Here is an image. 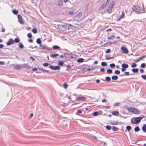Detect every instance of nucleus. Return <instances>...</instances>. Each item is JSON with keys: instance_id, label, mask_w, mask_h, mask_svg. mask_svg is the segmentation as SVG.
Wrapping results in <instances>:
<instances>
[{"instance_id": "nucleus-43", "label": "nucleus", "mask_w": 146, "mask_h": 146, "mask_svg": "<svg viewBox=\"0 0 146 146\" xmlns=\"http://www.w3.org/2000/svg\"><path fill=\"white\" fill-rule=\"evenodd\" d=\"M111 51V50L110 49H107L106 51V53H109Z\"/></svg>"}, {"instance_id": "nucleus-36", "label": "nucleus", "mask_w": 146, "mask_h": 146, "mask_svg": "<svg viewBox=\"0 0 146 146\" xmlns=\"http://www.w3.org/2000/svg\"><path fill=\"white\" fill-rule=\"evenodd\" d=\"M13 13L15 15H17L18 13V12L17 10H13Z\"/></svg>"}, {"instance_id": "nucleus-19", "label": "nucleus", "mask_w": 146, "mask_h": 146, "mask_svg": "<svg viewBox=\"0 0 146 146\" xmlns=\"http://www.w3.org/2000/svg\"><path fill=\"white\" fill-rule=\"evenodd\" d=\"M146 57V55H144L143 56H142L139 58V59L138 60H136L135 62H139V60H141L143 58H144Z\"/></svg>"}, {"instance_id": "nucleus-4", "label": "nucleus", "mask_w": 146, "mask_h": 146, "mask_svg": "<svg viewBox=\"0 0 146 146\" xmlns=\"http://www.w3.org/2000/svg\"><path fill=\"white\" fill-rule=\"evenodd\" d=\"M142 119V118L141 117H134L131 119V122L134 124H137L140 122Z\"/></svg>"}, {"instance_id": "nucleus-58", "label": "nucleus", "mask_w": 146, "mask_h": 146, "mask_svg": "<svg viewBox=\"0 0 146 146\" xmlns=\"http://www.w3.org/2000/svg\"><path fill=\"white\" fill-rule=\"evenodd\" d=\"M1 31L2 32H4L5 31V29L4 28H2L1 30Z\"/></svg>"}, {"instance_id": "nucleus-42", "label": "nucleus", "mask_w": 146, "mask_h": 146, "mask_svg": "<svg viewBox=\"0 0 146 146\" xmlns=\"http://www.w3.org/2000/svg\"><path fill=\"white\" fill-rule=\"evenodd\" d=\"M27 36L29 38H31L32 37V35L31 33H28Z\"/></svg>"}, {"instance_id": "nucleus-29", "label": "nucleus", "mask_w": 146, "mask_h": 146, "mask_svg": "<svg viewBox=\"0 0 146 146\" xmlns=\"http://www.w3.org/2000/svg\"><path fill=\"white\" fill-rule=\"evenodd\" d=\"M63 63H64V62L63 61H60L58 62V65L59 66H63Z\"/></svg>"}, {"instance_id": "nucleus-32", "label": "nucleus", "mask_w": 146, "mask_h": 146, "mask_svg": "<svg viewBox=\"0 0 146 146\" xmlns=\"http://www.w3.org/2000/svg\"><path fill=\"white\" fill-rule=\"evenodd\" d=\"M19 47L20 48H23L24 46H23V45L22 43H20L19 44Z\"/></svg>"}, {"instance_id": "nucleus-37", "label": "nucleus", "mask_w": 146, "mask_h": 146, "mask_svg": "<svg viewBox=\"0 0 146 146\" xmlns=\"http://www.w3.org/2000/svg\"><path fill=\"white\" fill-rule=\"evenodd\" d=\"M101 65L102 66H105L107 65V63L106 62H102L101 63Z\"/></svg>"}, {"instance_id": "nucleus-51", "label": "nucleus", "mask_w": 146, "mask_h": 146, "mask_svg": "<svg viewBox=\"0 0 146 146\" xmlns=\"http://www.w3.org/2000/svg\"><path fill=\"white\" fill-rule=\"evenodd\" d=\"M126 69L125 68H121V71L123 72H124L126 70Z\"/></svg>"}, {"instance_id": "nucleus-34", "label": "nucleus", "mask_w": 146, "mask_h": 146, "mask_svg": "<svg viewBox=\"0 0 146 146\" xmlns=\"http://www.w3.org/2000/svg\"><path fill=\"white\" fill-rule=\"evenodd\" d=\"M106 128L108 130H110L111 129V126H109V125H107L106 126Z\"/></svg>"}, {"instance_id": "nucleus-14", "label": "nucleus", "mask_w": 146, "mask_h": 146, "mask_svg": "<svg viewBox=\"0 0 146 146\" xmlns=\"http://www.w3.org/2000/svg\"><path fill=\"white\" fill-rule=\"evenodd\" d=\"M65 26L64 25L61 26L60 27V29L63 31H65L66 30V28H65Z\"/></svg>"}, {"instance_id": "nucleus-16", "label": "nucleus", "mask_w": 146, "mask_h": 146, "mask_svg": "<svg viewBox=\"0 0 146 146\" xmlns=\"http://www.w3.org/2000/svg\"><path fill=\"white\" fill-rule=\"evenodd\" d=\"M142 129L144 132L146 133V124L143 125Z\"/></svg>"}, {"instance_id": "nucleus-7", "label": "nucleus", "mask_w": 146, "mask_h": 146, "mask_svg": "<svg viewBox=\"0 0 146 146\" xmlns=\"http://www.w3.org/2000/svg\"><path fill=\"white\" fill-rule=\"evenodd\" d=\"M14 43V41L13 39L12 38H10L9 39V41L7 42V45H10L11 44Z\"/></svg>"}, {"instance_id": "nucleus-44", "label": "nucleus", "mask_w": 146, "mask_h": 146, "mask_svg": "<svg viewBox=\"0 0 146 146\" xmlns=\"http://www.w3.org/2000/svg\"><path fill=\"white\" fill-rule=\"evenodd\" d=\"M145 80L146 79V75L145 74L142 75L141 76Z\"/></svg>"}, {"instance_id": "nucleus-5", "label": "nucleus", "mask_w": 146, "mask_h": 146, "mask_svg": "<svg viewBox=\"0 0 146 146\" xmlns=\"http://www.w3.org/2000/svg\"><path fill=\"white\" fill-rule=\"evenodd\" d=\"M121 49L123 53L127 54L129 52L128 49L124 46H122L121 48Z\"/></svg>"}, {"instance_id": "nucleus-10", "label": "nucleus", "mask_w": 146, "mask_h": 146, "mask_svg": "<svg viewBox=\"0 0 146 146\" xmlns=\"http://www.w3.org/2000/svg\"><path fill=\"white\" fill-rule=\"evenodd\" d=\"M40 46L42 49H45L47 50H49L48 48L42 44H40Z\"/></svg>"}, {"instance_id": "nucleus-30", "label": "nucleus", "mask_w": 146, "mask_h": 146, "mask_svg": "<svg viewBox=\"0 0 146 146\" xmlns=\"http://www.w3.org/2000/svg\"><path fill=\"white\" fill-rule=\"evenodd\" d=\"M58 5L59 6H62L63 5V2L62 1H60L58 2Z\"/></svg>"}, {"instance_id": "nucleus-21", "label": "nucleus", "mask_w": 146, "mask_h": 146, "mask_svg": "<svg viewBox=\"0 0 146 146\" xmlns=\"http://www.w3.org/2000/svg\"><path fill=\"white\" fill-rule=\"evenodd\" d=\"M112 80H116L118 78V76H113L111 77Z\"/></svg>"}, {"instance_id": "nucleus-64", "label": "nucleus", "mask_w": 146, "mask_h": 146, "mask_svg": "<svg viewBox=\"0 0 146 146\" xmlns=\"http://www.w3.org/2000/svg\"><path fill=\"white\" fill-rule=\"evenodd\" d=\"M3 46V45L2 44H0V48H2Z\"/></svg>"}, {"instance_id": "nucleus-54", "label": "nucleus", "mask_w": 146, "mask_h": 146, "mask_svg": "<svg viewBox=\"0 0 146 146\" xmlns=\"http://www.w3.org/2000/svg\"><path fill=\"white\" fill-rule=\"evenodd\" d=\"M100 70L102 72H104L105 71V69L103 68H101Z\"/></svg>"}, {"instance_id": "nucleus-53", "label": "nucleus", "mask_w": 146, "mask_h": 146, "mask_svg": "<svg viewBox=\"0 0 146 146\" xmlns=\"http://www.w3.org/2000/svg\"><path fill=\"white\" fill-rule=\"evenodd\" d=\"M140 72H141L142 73H143L144 72V70L143 69H140Z\"/></svg>"}, {"instance_id": "nucleus-41", "label": "nucleus", "mask_w": 146, "mask_h": 146, "mask_svg": "<svg viewBox=\"0 0 146 146\" xmlns=\"http://www.w3.org/2000/svg\"><path fill=\"white\" fill-rule=\"evenodd\" d=\"M145 63H143L141 64V67L142 68H145Z\"/></svg>"}, {"instance_id": "nucleus-48", "label": "nucleus", "mask_w": 146, "mask_h": 146, "mask_svg": "<svg viewBox=\"0 0 146 146\" xmlns=\"http://www.w3.org/2000/svg\"><path fill=\"white\" fill-rule=\"evenodd\" d=\"M77 113H78L80 114L82 113V111L81 110H79L77 111Z\"/></svg>"}, {"instance_id": "nucleus-63", "label": "nucleus", "mask_w": 146, "mask_h": 146, "mask_svg": "<svg viewBox=\"0 0 146 146\" xmlns=\"http://www.w3.org/2000/svg\"><path fill=\"white\" fill-rule=\"evenodd\" d=\"M98 62L97 61V60L95 61L94 62V64H97L98 63Z\"/></svg>"}, {"instance_id": "nucleus-49", "label": "nucleus", "mask_w": 146, "mask_h": 146, "mask_svg": "<svg viewBox=\"0 0 146 146\" xmlns=\"http://www.w3.org/2000/svg\"><path fill=\"white\" fill-rule=\"evenodd\" d=\"M82 15V13H81V12H79L78 14H77V15L80 17Z\"/></svg>"}, {"instance_id": "nucleus-11", "label": "nucleus", "mask_w": 146, "mask_h": 146, "mask_svg": "<svg viewBox=\"0 0 146 146\" xmlns=\"http://www.w3.org/2000/svg\"><path fill=\"white\" fill-rule=\"evenodd\" d=\"M125 17V14L124 13L123 11L121 15L117 19L118 20H120L122 18H124Z\"/></svg>"}, {"instance_id": "nucleus-25", "label": "nucleus", "mask_w": 146, "mask_h": 146, "mask_svg": "<svg viewBox=\"0 0 146 146\" xmlns=\"http://www.w3.org/2000/svg\"><path fill=\"white\" fill-rule=\"evenodd\" d=\"M140 130V129L139 127H137L134 128V131L135 132L138 131Z\"/></svg>"}, {"instance_id": "nucleus-50", "label": "nucleus", "mask_w": 146, "mask_h": 146, "mask_svg": "<svg viewBox=\"0 0 146 146\" xmlns=\"http://www.w3.org/2000/svg\"><path fill=\"white\" fill-rule=\"evenodd\" d=\"M37 70V69L36 68H34L32 69V70L33 71H35Z\"/></svg>"}, {"instance_id": "nucleus-31", "label": "nucleus", "mask_w": 146, "mask_h": 146, "mask_svg": "<svg viewBox=\"0 0 146 146\" xmlns=\"http://www.w3.org/2000/svg\"><path fill=\"white\" fill-rule=\"evenodd\" d=\"M106 80L107 81H110L111 80V78L107 76L106 78Z\"/></svg>"}, {"instance_id": "nucleus-45", "label": "nucleus", "mask_w": 146, "mask_h": 146, "mask_svg": "<svg viewBox=\"0 0 146 146\" xmlns=\"http://www.w3.org/2000/svg\"><path fill=\"white\" fill-rule=\"evenodd\" d=\"M43 65L44 66L47 67L48 66L49 64L47 63H45L43 64Z\"/></svg>"}, {"instance_id": "nucleus-40", "label": "nucleus", "mask_w": 146, "mask_h": 146, "mask_svg": "<svg viewBox=\"0 0 146 146\" xmlns=\"http://www.w3.org/2000/svg\"><path fill=\"white\" fill-rule=\"evenodd\" d=\"M137 66L136 64L135 63H133L131 65V66L132 67L134 68L136 67Z\"/></svg>"}, {"instance_id": "nucleus-15", "label": "nucleus", "mask_w": 146, "mask_h": 146, "mask_svg": "<svg viewBox=\"0 0 146 146\" xmlns=\"http://www.w3.org/2000/svg\"><path fill=\"white\" fill-rule=\"evenodd\" d=\"M58 55V54L57 53H54L50 54V56L52 58H53L55 56H56Z\"/></svg>"}, {"instance_id": "nucleus-47", "label": "nucleus", "mask_w": 146, "mask_h": 146, "mask_svg": "<svg viewBox=\"0 0 146 146\" xmlns=\"http://www.w3.org/2000/svg\"><path fill=\"white\" fill-rule=\"evenodd\" d=\"M129 72H126L124 73V74L126 76H128L129 75Z\"/></svg>"}, {"instance_id": "nucleus-59", "label": "nucleus", "mask_w": 146, "mask_h": 146, "mask_svg": "<svg viewBox=\"0 0 146 146\" xmlns=\"http://www.w3.org/2000/svg\"><path fill=\"white\" fill-rule=\"evenodd\" d=\"M102 101L103 102H106V100L105 99H103L102 100Z\"/></svg>"}, {"instance_id": "nucleus-2", "label": "nucleus", "mask_w": 146, "mask_h": 146, "mask_svg": "<svg viewBox=\"0 0 146 146\" xmlns=\"http://www.w3.org/2000/svg\"><path fill=\"white\" fill-rule=\"evenodd\" d=\"M133 10L138 13H141L143 12L144 10L143 7L140 5L134 6L133 8Z\"/></svg>"}, {"instance_id": "nucleus-13", "label": "nucleus", "mask_w": 146, "mask_h": 146, "mask_svg": "<svg viewBox=\"0 0 146 146\" xmlns=\"http://www.w3.org/2000/svg\"><path fill=\"white\" fill-rule=\"evenodd\" d=\"M111 113L113 115H116L119 114V113L117 111H113L111 112Z\"/></svg>"}, {"instance_id": "nucleus-6", "label": "nucleus", "mask_w": 146, "mask_h": 146, "mask_svg": "<svg viewBox=\"0 0 146 146\" xmlns=\"http://www.w3.org/2000/svg\"><path fill=\"white\" fill-rule=\"evenodd\" d=\"M17 17L19 22L21 24H23L24 22L22 20L21 16L20 15H19L17 16Z\"/></svg>"}, {"instance_id": "nucleus-3", "label": "nucleus", "mask_w": 146, "mask_h": 146, "mask_svg": "<svg viewBox=\"0 0 146 146\" xmlns=\"http://www.w3.org/2000/svg\"><path fill=\"white\" fill-rule=\"evenodd\" d=\"M127 110L130 112H132L133 113L138 114L139 113V111L138 109L132 107L126 108Z\"/></svg>"}, {"instance_id": "nucleus-55", "label": "nucleus", "mask_w": 146, "mask_h": 146, "mask_svg": "<svg viewBox=\"0 0 146 146\" xmlns=\"http://www.w3.org/2000/svg\"><path fill=\"white\" fill-rule=\"evenodd\" d=\"M108 43L110 44H111V42H109L108 43H105L104 44L102 45V46H104V45H106V44H107Z\"/></svg>"}, {"instance_id": "nucleus-17", "label": "nucleus", "mask_w": 146, "mask_h": 146, "mask_svg": "<svg viewBox=\"0 0 146 146\" xmlns=\"http://www.w3.org/2000/svg\"><path fill=\"white\" fill-rule=\"evenodd\" d=\"M53 48L54 49H60V47L58 46L57 45H54V46L53 47Z\"/></svg>"}, {"instance_id": "nucleus-56", "label": "nucleus", "mask_w": 146, "mask_h": 146, "mask_svg": "<svg viewBox=\"0 0 146 146\" xmlns=\"http://www.w3.org/2000/svg\"><path fill=\"white\" fill-rule=\"evenodd\" d=\"M119 105V103H116L115 104V106H118Z\"/></svg>"}, {"instance_id": "nucleus-39", "label": "nucleus", "mask_w": 146, "mask_h": 146, "mask_svg": "<svg viewBox=\"0 0 146 146\" xmlns=\"http://www.w3.org/2000/svg\"><path fill=\"white\" fill-rule=\"evenodd\" d=\"M63 86L65 88H66L67 87V85L66 82H64L63 84Z\"/></svg>"}, {"instance_id": "nucleus-52", "label": "nucleus", "mask_w": 146, "mask_h": 146, "mask_svg": "<svg viewBox=\"0 0 146 146\" xmlns=\"http://www.w3.org/2000/svg\"><path fill=\"white\" fill-rule=\"evenodd\" d=\"M69 13L70 15H73L74 13V11H69Z\"/></svg>"}, {"instance_id": "nucleus-61", "label": "nucleus", "mask_w": 146, "mask_h": 146, "mask_svg": "<svg viewBox=\"0 0 146 146\" xmlns=\"http://www.w3.org/2000/svg\"><path fill=\"white\" fill-rule=\"evenodd\" d=\"M100 82V80H99L98 79L96 80V82L97 83H99Z\"/></svg>"}, {"instance_id": "nucleus-1", "label": "nucleus", "mask_w": 146, "mask_h": 146, "mask_svg": "<svg viewBox=\"0 0 146 146\" xmlns=\"http://www.w3.org/2000/svg\"><path fill=\"white\" fill-rule=\"evenodd\" d=\"M113 6V4L112 3H110L109 0H107L100 7L99 9L100 10H102L107 6L106 11L108 13H111L112 12Z\"/></svg>"}, {"instance_id": "nucleus-26", "label": "nucleus", "mask_w": 146, "mask_h": 146, "mask_svg": "<svg viewBox=\"0 0 146 146\" xmlns=\"http://www.w3.org/2000/svg\"><path fill=\"white\" fill-rule=\"evenodd\" d=\"M36 42L38 44H40L41 43L40 39L39 38H38L36 40Z\"/></svg>"}, {"instance_id": "nucleus-60", "label": "nucleus", "mask_w": 146, "mask_h": 146, "mask_svg": "<svg viewBox=\"0 0 146 146\" xmlns=\"http://www.w3.org/2000/svg\"><path fill=\"white\" fill-rule=\"evenodd\" d=\"M29 42H33V40H32V39H30L29 40Z\"/></svg>"}, {"instance_id": "nucleus-23", "label": "nucleus", "mask_w": 146, "mask_h": 146, "mask_svg": "<svg viewBox=\"0 0 146 146\" xmlns=\"http://www.w3.org/2000/svg\"><path fill=\"white\" fill-rule=\"evenodd\" d=\"M131 126L128 125L126 126V129L128 131H129L131 129Z\"/></svg>"}, {"instance_id": "nucleus-22", "label": "nucleus", "mask_w": 146, "mask_h": 146, "mask_svg": "<svg viewBox=\"0 0 146 146\" xmlns=\"http://www.w3.org/2000/svg\"><path fill=\"white\" fill-rule=\"evenodd\" d=\"M138 70L137 68H134L132 69V71L134 73H137L138 72Z\"/></svg>"}, {"instance_id": "nucleus-33", "label": "nucleus", "mask_w": 146, "mask_h": 146, "mask_svg": "<svg viewBox=\"0 0 146 146\" xmlns=\"http://www.w3.org/2000/svg\"><path fill=\"white\" fill-rule=\"evenodd\" d=\"M98 115V113L97 111H95L93 113V115L96 116Z\"/></svg>"}, {"instance_id": "nucleus-28", "label": "nucleus", "mask_w": 146, "mask_h": 146, "mask_svg": "<svg viewBox=\"0 0 146 146\" xmlns=\"http://www.w3.org/2000/svg\"><path fill=\"white\" fill-rule=\"evenodd\" d=\"M107 72L108 74H110L112 73V71L111 69H109L107 70Z\"/></svg>"}, {"instance_id": "nucleus-62", "label": "nucleus", "mask_w": 146, "mask_h": 146, "mask_svg": "<svg viewBox=\"0 0 146 146\" xmlns=\"http://www.w3.org/2000/svg\"><path fill=\"white\" fill-rule=\"evenodd\" d=\"M107 38L108 39H111V36H108L107 37Z\"/></svg>"}, {"instance_id": "nucleus-24", "label": "nucleus", "mask_w": 146, "mask_h": 146, "mask_svg": "<svg viewBox=\"0 0 146 146\" xmlns=\"http://www.w3.org/2000/svg\"><path fill=\"white\" fill-rule=\"evenodd\" d=\"M112 129H113V131H117L118 130V129L117 127H115L114 126H113L112 128Z\"/></svg>"}, {"instance_id": "nucleus-12", "label": "nucleus", "mask_w": 146, "mask_h": 146, "mask_svg": "<svg viewBox=\"0 0 146 146\" xmlns=\"http://www.w3.org/2000/svg\"><path fill=\"white\" fill-rule=\"evenodd\" d=\"M121 66L122 68L126 69L128 67V65L127 64L123 63L121 65Z\"/></svg>"}, {"instance_id": "nucleus-9", "label": "nucleus", "mask_w": 146, "mask_h": 146, "mask_svg": "<svg viewBox=\"0 0 146 146\" xmlns=\"http://www.w3.org/2000/svg\"><path fill=\"white\" fill-rule=\"evenodd\" d=\"M85 99V98L83 96L77 97L76 98V100L77 101H83Z\"/></svg>"}, {"instance_id": "nucleus-8", "label": "nucleus", "mask_w": 146, "mask_h": 146, "mask_svg": "<svg viewBox=\"0 0 146 146\" xmlns=\"http://www.w3.org/2000/svg\"><path fill=\"white\" fill-rule=\"evenodd\" d=\"M50 68H51L52 70H57L60 69V67L58 66H50Z\"/></svg>"}, {"instance_id": "nucleus-27", "label": "nucleus", "mask_w": 146, "mask_h": 146, "mask_svg": "<svg viewBox=\"0 0 146 146\" xmlns=\"http://www.w3.org/2000/svg\"><path fill=\"white\" fill-rule=\"evenodd\" d=\"M14 42L18 43L20 41V40L18 38H15L14 39Z\"/></svg>"}, {"instance_id": "nucleus-35", "label": "nucleus", "mask_w": 146, "mask_h": 146, "mask_svg": "<svg viewBox=\"0 0 146 146\" xmlns=\"http://www.w3.org/2000/svg\"><path fill=\"white\" fill-rule=\"evenodd\" d=\"M114 73L115 74H119L120 73V71L119 70H116L115 71Z\"/></svg>"}, {"instance_id": "nucleus-20", "label": "nucleus", "mask_w": 146, "mask_h": 146, "mask_svg": "<svg viewBox=\"0 0 146 146\" xmlns=\"http://www.w3.org/2000/svg\"><path fill=\"white\" fill-rule=\"evenodd\" d=\"M21 67V66L19 65H17L15 66V68L17 69H19Z\"/></svg>"}, {"instance_id": "nucleus-57", "label": "nucleus", "mask_w": 146, "mask_h": 146, "mask_svg": "<svg viewBox=\"0 0 146 146\" xmlns=\"http://www.w3.org/2000/svg\"><path fill=\"white\" fill-rule=\"evenodd\" d=\"M113 58V57H108V58L106 57V59L107 60H109V59H111L112 58Z\"/></svg>"}, {"instance_id": "nucleus-38", "label": "nucleus", "mask_w": 146, "mask_h": 146, "mask_svg": "<svg viewBox=\"0 0 146 146\" xmlns=\"http://www.w3.org/2000/svg\"><path fill=\"white\" fill-rule=\"evenodd\" d=\"M32 31L34 33H35V34H36L37 32V30L36 29H33L32 30Z\"/></svg>"}, {"instance_id": "nucleus-18", "label": "nucleus", "mask_w": 146, "mask_h": 146, "mask_svg": "<svg viewBox=\"0 0 146 146\" xmlns=\"http://www.w3.org/2000/svg\"><path fill=\"white\" fill-rule=\"evenodd\" d=\"M84 59L82 58H80L78 59L77 60V62H82L84 61Z\"/></svg>"}, {"instance_id": "nucleus-46", "label": "nucleus", "mask_w": 146, "mask_h": 146, "mask_svg": "<svg viewBox=\"0 0 146 146\" xmlns=\"http://www.w3.org/2000/svg\"><path fill=\"white\" fill-rule=\"evenodd\" d=\"M110 66L111 67L113 68L115 67V66L114 64L112 63L110 64Z\"/></svg>"}]
</instances>
